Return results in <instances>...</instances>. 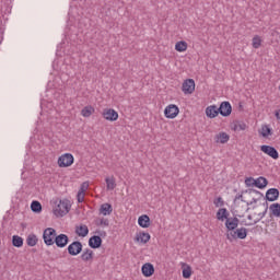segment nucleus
<instances>
[{"label":"nucleus","mask_w":280,"mask_h":280,"mask_svg":"<svg viewBox=\"0 0 280 280\" xmlns=\"http://www.w3.org/2000/svg\"><path fill=\"white\" fill-rule=\"evenodd\" d=\"M240 219L237 217L228 218L225 221V237L229 242H235V240H246L248 236V230L246 228H240Z\"/></svg>","instance_id":"1"},{"label":"nucleus","mask_w":280,"mask_h":280,"mask_svg":"<svg viewBox=\"0 0 280 280\" xmlns=\"http://www.w3.org/2000/svg\"><path fill=\"white\" fill-rule=\"evenodd\" d=\"M54 211L55 215H59L60 218H62L63 215H67L69 211H71V202L69 201V199L60 200Z\"/></svg>","instance_id":"2"},{"label":"nucleus","mask_w":280,"mask_h":280,"mask_svg":"<svg viewBox=\"0 0 280 280\" xmlns=\"http://www.w3.org/2000/svg\"><path fill=\"white\" fill-rule=\"evenodd\" d=\"M56 237V230L54 228H47L43 233V240L46 246H54Z\"/></svg>","instance_id":"3"},{"label":"nucleus","mask_w":280,"mask_h":280,"mask_svg":"<svg viewBox=\"0 0 280 280\" xmlns=\"http://www.w3.org/2000/svg\"><path fill=\"white\" fill-rule=\"evenodd\" d=\"M73 161H74L73 154L65 153L61 156H59L57 163L60 167H71Z\"/></svg>","instance_id":"4"},{"label":"nucleus","mask_w":280,"mask_h":280,"mask_svg":"<svg viewBox=\"0 0 280 280\" xmlns=\"http://www.w3.org/2000/svg\"><path fill=\"white\" fill-rule=\"evenodd\" d=\"M179 113H180V109H178V106L174 104L167 105L164 109V115L166 119H176Z\"/></svg>","instance_id":"5"},{"label":"nucleus","mask_w":280,"mask_h":280,"mask_svg":"<svg viewBox=\"0 0 280 280\" xmlns=\"http://www.w3.org/2000/svg\"><path fill=\"white\" fill-rule=\"evenodd\" d=\"M182 91L184 95H191L196 91V81L194 79H187L182 85Z\"/></svg>","instance_id":"6"},{"label":"nucleus","mask_w":280,"mask_h":280,"mask_svg":"<svg viewBox=\"0 0 280 280\" xmlns=\"http://www.w3.org/2000/svg\"><path fill=\"white\" fill-rule=\"evenodd\" d=\"M260 151L264 152V154H267L268 156L273 159L275 161H277V159H279V151H277V149L275 147L264 144L260 147Z\"/></svg>","instance_id":"7"},{"label":"nucleus","mask_w":280,"mask_h":280,"mask_svg":"<svg viewBox=\"0 0 280 280\" xmlns=\"http://www.w3.org/2000/svg\"><path fill=\"white\" fill-rule=\"evenodd\" d=\"M68 253L72 257H77L82 253V243L80 241H74L68 246Z\"/></svg>","instance_id":"8"},{"label":"nucleus","mask_w":280,"mask_h":280,"mask_svg":"<svg viewBox=\"0 0 280 280\" xmlns=\"http://www.w3.org/2000/svg\"><path fill=\"white\" fill-rule=\"evenodd\" d=\"M102 115L106 121H117L119 119V114L113 108H105Z\"/></svg>","instance_id":"9"},{"label":"nucleus","mask_w":280,"mask_h":280,"mask_svg":"<svg viewBox=\"0 0 280 280\" xmlns=\"http://www.w3.org/2000/svg\"><path fill=\"white\" fill-rule=\"evenodd\" d=\"M219 113L222 115V117H229L231 113H233V107L231 106V103L229 101H224L220 104V107H218Z\"/></svg>","instance_id":"10"},{"label":"nucleus","mask_w":280,"mask_h":280,"mask_svg":"<svg viewBox=\"0 0 280 280\" xmlns=\"http://www.w3.org/2000/svg\"><path fill=\"white\" fill-rule=\"evenodd\" d=\"M57 248H65L69 244V236L67 234H59L55 237Z\"/></svg>","instance_id":"11"},{"label":"nucleus","mask_w":280,"mask_h":280,"mask_svg":"<svg viewBox=\"0 0 280 280\" xmlns=\"http://www.w3.org/2000/svg\"><path fill=\"white\" fill-rule=\"evenodd\" d=\"M266 200H268L269 202H275V200H279V189L269 188L266 191Z\"/></svg>","instance_id":"12"},{"label":"nucleus","mask_w":280,"mask_h":280,"mask_svg":"<svg viewBox=\"0 0 280 280\" xmlns=\"http://www.w3.org/2000/svg\"><path fill=\"white\" fill-rule=\"evenodd\" d=\"M231 139V136L229 133L221 131L214 136L215 143H229V140Z\"/></svg>","instance_id":"13"},{"label":"nucleus","mask_w":280,"mask_h":280,"mask_svg":"<svg viewBox=\"0 0 280 280\" xmlns=\"http://www.w3.org/2000/svg\"><path fill=\"white\" fill-rule=\"evenodd\" d=\"M141 272L143 277H152L154 275V265L145 262L141 268Z\"/></svg>","instance_id":"14"},{"label":"nucleus","mask_w":280,"mask_h":280,"mask_svg":"<svg viewBox=\"0 0 280 280\" xmlns=\"http://www.w3.org/2000/svg\"><path fill=\"white\" fill-rule=\"evenodd\" d=\"M206 115L209 117V119H215L217 115H220V112L218 109V106L210 105L206 108Z\"/></svg>","instance_id":"15"},{"label":"nucleus","mask_w":280,"mask_h":280,"mask_svg":"<svg viewBox=\"0 0 280 280\" xmlns=\"http://www.w3.org/2000/svg\"><path fill=\"white\" fill-rule=\"evenodd\" d=\"M150 233L139 232L136 234V242L139 244H148L150 242Z\"/></svg>","instance_id":"16"},{"label":"nucleus","mask_w":280,"mask_h":280,"mask_svg":"<svg viewBox=\"0 0 280 280\" xmlns=\"http://www.w3.org/2000/svg\"><path fill=\"white\" fill-rule=\"evenodd\" d=\"M254 187H257V189H266V187H268V179L264 176L256 178L254 180Z\"/></svg>","instance_id":"17"},{"label":"nucleus","mask_w":280,"mask_h":280,"mask_svg":"<svg viewBox=\"0 0 280 280\" xmlns=\"http://www.w3.org/2000/svg\"><path fill=\"white\" fill-rule=\"evenodd\" d=\"M75 234L79 237H86L89 235V226L85 224L77 225L75 226Z\"/></svg>","instance_id":"18"},{"label":"nucleus","mask_w":280,"mask_h":280,"mask_svg":"<svg viewBox=\"0 0 280 280\" xmlns=\"http://www.w3.org/2000/svg\"><path fill=\"white\" fill-rule=\"evenodd\" d=\"M138 224L141 229L150 228V217L148 214H142L138 218Z\"/></svg>","instance_id":"19"},{"label":"nucleus","mask_w":280,"mask_h":280,"mask_svg":"<svg viewBox=\"0 0 280 280\" xmlns=\"http://www.w3.org/2000/svg\"><path fill=\"white\" fill-rule=\"evenodd\" d=\"M90 248H100L102 246V237L94 235L89 240Z\"/></svg>","instance_id":"20"},{"label":"nucleus","mask_w":280,"mask_h":280,"mask_svg":"<svg viewBox=\"0 0 280 280\" xmlns=\"http://www.w3.org/2000/svg\"><path fill=\"white\" fill-rule=\"evenodd\" d=\"M229 215L230 213L226 208H220L217 212V220H219V222H224V220H228Z\"/></svg>","instance_id":"21"},{"label":"nucleus","mask_w":280,"mask_h":280,"mask_svg":"<svg viewBox=\"0 0 280 280\" xmlns=\"http://www.w3.org/2000/svg\"><path fill=\"white\" fill-rule=\"evenodd\" d=\"M105 183H106V189L107 191H113L115 189V187H117V182L115 180V177H106L105 178Z\"/></svg>","instance_id":"22"},{"label":"nucleus","mask_w":280,"mask_h":280,"mask_svg":"<svg viewBox=\"0 0 280 280\" xmlns=\"http://www.w3.org/2000/svg\"><path fill=\"white\" fill-rule=\"evenodd\" d=\"M82 261H93V250L91 249H84V252L81 254Z\"/></svg>","instance_id":"23"},{"label":"nucleus","mask_w":280,"mask_h":280,"mask_svg":"<svg viewBox=\"0 0 280 280\" xmlns=\"http://www.w3.org/2000/svg\"><path fill=\"white\" fill-rule=\"evenodd\" d=\"M93 113H95V108L91 105L83 107L81 110L82 117H91V115H93Z\"/></svg>","instance_id":"24"},{"label":"nucleus","mask_w":280,"mask_h":280,"mask_svg":"<svg viewBox=\"0 0 280 280\" xmlns=\"http://www.w3.org/2000/svg\"><path fill=\"white\" fill-rule=\"evenodd\" d=\"M101 213L104 215H110V213H113V206L110 203H103L101 206Z\"/></svg>","instance_id":"25"},{"label":"nucleus","mask_w":280,"mask_h":280,"mask_svg":"<svg viewBox=\"0 0 280 280\" xmlns=\"http://www.w3.org/2000/svg\"><path fill=\"white\" fill-rule=\"evenodd\" d=\"M26 244L31 247L36 246V244H38V237L36 236V234L28 235L26 238Z\"/></svg>","instance_id":"26"},{"label":"nucleus","mask_w":280,"mask_h":280,"mask_svg":"<svg viewBox=\"0 0 280 280\" xmlns=\"http://www.w3.org/2000/svg\"><path fill=\"white\" fill-rule=\"evenodd\" d=\"M269 211H271L272 215L276 218H280V203H272L269 207Z\"/></svg>","instance_id":"27"},{"label":"nucleus","mask_w":280,"mask_h":280,"mask_svg":"<svg viewBox=\"0 0 280 280\" xmlns=\"http://www.w3.org/2000/svg\"><path fill=\"white\" fill-rule=\"evenodd\" d=\"M175 50L179 52L187 51V42L185 40L177 42L175 44Z\"/></svg>","instance_id":"28"},{"label":"nucleus","mask_w":280,"mask_h":280,"mask_svg":"<svg viewBox=\"0 0 280 280\" xmlns=\"http://www.w3.org/2000/svg\"><path fill=\"white\" fill-rule=\"evenodd\" d=\"M252 47L254 49H259L261 47V37L259 35H255L252 39Z\"/></svg>","instance_id":"29"},{"label":"nucleus","mask_w":280,"mask_h":280,"mask_svg":"<svg viewBox=\"0 0 280 280\" xmlns=\"http://www.w3.org/2000/svg\"><path fill=\"white\" fill-rule=\"evenodd\" d=\"M31 210L33 213H40V211H43V206L38 201H33L31 203Z\"/></svg>","instance_id":"30"},{"label":"nucleus","mask_w":280,"mask_h":280,"mask_svg":"<svg viewBox=\"0 0 280 280\" xmlns=\"http://www.w3.org/2000/svg\"><path fill=\"white\" fill-rule=\"evenodd\" d=\"M12 244L13 246H15L16 248H21V246H23V237L19 236V235H13L12 237Z\"/></svg>","instance_id":"31"},{"label":"nucleus","mask_w":280,"mask_h":280,"mask_svg":"<svg viewBox=\"0 0 280 280\" xmlns=\"http://www.w3.org/2000/svg\"><path fill=\"white\" fill-rule=\"evenodd\" d=\"M260 135L265 139H268V137H270V135H272V130L270 129V127L265 125V126L261 127Z\"/></svg>","instance_id":"32"},{"label":"nucleus","mask_w":280,"mask_h":280,"mask_svg":"<svg viewBox=\"0 0 280 280\" xmlns=\"http://www.w3.org/2000/svg\"><path fill=\"white\" fill-rule=\"evenodd\" d=\"M185 268L182 271V275L184 277V279H189L191 277V267L189 265H185Z\"/></svg>","instance_id":"33"},{"label":"nucleus","mask_w":280,"mask_h":280,"mask_svg":"<svg viewBox=\"0 0 280 280\" xmlns=\"http://www.w3.org/2000/svg\"><path fill=\"white\" fill-rule=\"evenodd\" d=\"M109 222L108 219H100L96 221L97 226H108Z\"/></svg>","instance_id":"34"},{"label":"nucleus","mask_w":280,"mask_h":280,"mask_svg":"<svg viewBox=\"0 0 280 280\" xmlns=\"http://www.w3.org/2000/svg\"><path fill=\"white\" fill-rule=\"evenodd\" d=\"M245 185H246L247 187H255V178H253V177H247V178L245 179Z\"/></svg>","instance_id":"35"},{"label":"nucleus","mask_w":280,"mask_h":280,"mask_svg":"<svg viewBox=\"0 0 280 280\" xmlns=\"http://www.w3.org/2000/svg\"><path fill=\"white\" fill-rule=\"evenodd\" d=\"M89 189V182H83L80 186L79 191L86 194V190Z\"/></svg>","instance_id":"36"},{"label":"nucleus","mask_w":280,"mask_h":280,"mask_svg":"<svg viewBox=\"0 0 280 280\" xmlns=\"http://www.w3.org/2000/svg\"><path fill=\"white\" fill-rule=\"evenodd\" d=\"M84 196H86L85 192L78 191L77 200H78L79 203L84 202Z\"/></svg>","instance_id":"37"},{"label":"nucleus","mask_w":280,"mask_h":280,"mask_svg":"<svg viewBox=\"0 0 280 280\" xmlns=\"http://www.w3.org/2000/svg\"><path fill=\"white\" fill-rule=\"evenodd\" d=\"M234 130H246V124L235 125Z\"/></svg>","instance_id":"38"},{"label":"nucleus","mask_w":280,"mask_h":280,"mask_svg":"<svg viewBox=\"0 0 280 280\" xmlns=\"http://www.w3.org/2000/svg\"><path fill=\"white\" fill-rule=\"evenodd\" d=\"M214 205L218 207V205H224V201L222 200V197H218L214 201Z\"/></svg>","instance_id":"39"},{"label":"nucleus","mask_w":280,"mask_h":280,"mask_svg":"<svg viewBox=\"0 0 280 280\" xmlns=\"http://www.w3.org/2000/svg\"><path fill=\"white\" fill-rule=\"evenodd\" d=\"M255 202H257V199L253 198L250 202H248L247 205H255Z\"/></svg>","instance_id":"40"},{"label":"nucleus","mask_w":280,"mask_h":280,"mask_svg":"<svg viewBox=\"0 0 280 280\" xmlns=\"http://www.w3.org/2000/svg\"><path fill=\"white\" fill-rule=\"evenodd\" d=\"M268 210H265L261 214H259L260 215V218H265L266 217V212H267Z\"/></svg>","instance_id":"41"},{"label":"nucleus","mask_w":280,"mask_h":280,"mask_svg":"<svg viewBox=\"0 0 280 280\" xmlns=\"http://www.w3.org/2000/svg\"><path fill=\"white\" fill-rule=\"evenodd\" d=\"M242 195H237L234 200H241Z\"/></svg>","instance_id":"42"},{"label":"nucleus","mask_w":280,"mask_h":280,"mask_svg":"<svg viewBox=\"0 0 280 280\" xmlns=\"http://www.w3.org/2000/svg\"><path fill=\"white\" fill-rule=\"evenodd\" d=\"M252 219V217L250 215H248V220H250Z\"/></svg>","instance_id":"43"}]
</instances>
